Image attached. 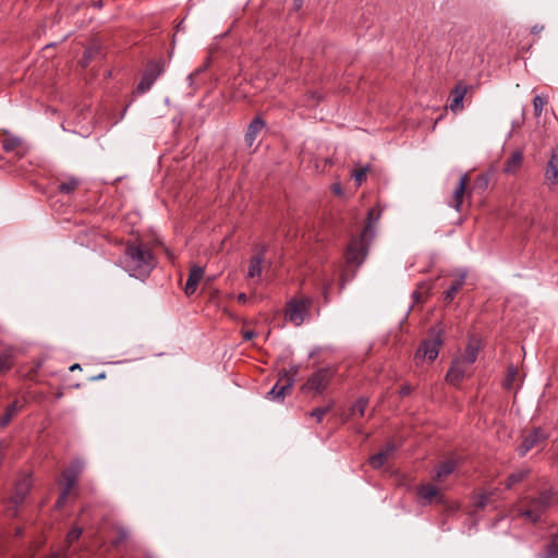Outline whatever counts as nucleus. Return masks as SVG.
<instances>
[{"label":"nucleus","mask_w":558,"mask_h":558,"mask_svg":"<svg viewBox=\"0 0 558 558\" xmlns=\"http://www.w3.org/2000/svg\"><path fill=\"white\" fill-rule=\"evenodd\" d=\"M332 283L330 281H327L323 284L322 288V296L324 299V303L327 304L329 302V291L331 289Z\"/></svg>","instance_id":"nucleus-48"},{"label":"nucleus","mask_w":558,"mask_h":558,"mask_svg":"<svg viewBox=\"0 0 558 558\" xmlns=\"http://www.w3.org/2000/svg\"><path fill=\"white\" fill-rule=\"evenodd\" d=\"M312 305L313 299L310 296L292 298L286 304L284 317L293 325L300 326L303 324L305 315L310 312Z\"/></svg>","instance_id":"nucleus-6"},{"label":"nucleus","mask_w":558,"mask_h":558,"mask_svg":"<svg viewBox=\"0 0 558 558\" xmlns=\"http://www.w3.org/2000/svg\"><path fill=\"white\" fill-rule=\"evenodd\" d=\"M71 372H74V371H77V369H82L81 365L78 363H75L73 365L70 366L69 368Z\"/></svg>","instance_id":"nucleus-54"},{"label":"nucleus","mask_w":558,"mask_h":558,"mask_svg":"<svg viewBox=\"0 0 558 558\" xmlns=\"http://www.w3.org/2000/svg\"><path fill=\"white\" fill-rule=\"evenodd\" d=\"M266 126V121L260 117L256 116L247 125L244 141L245 144L251 147L256 141L260 131Z\"/></svg>","instance_id":"nucleus-14"},{"label":"nucleus","mask_w":558,"mask_h":558,"mask_svg":"<svg viewBox=\"0 0 558 558\" xmlns=\"http://www.w3.org/2000/svg\"><path fill=\"white\" fill-rule=\"evenodd\" d=\"M465 376V371L461 359H453L446 374V381L452 386H459Z\"/></svg>","instance_id":"nucleus-13"},{"label":"nucleus","mask_w":558,"mask_h":558,"mask_svg":"<svg viewBox=\"0 0 558 558\" xmlns=\"http://www.w3.org/2000/svg\"><path fill=\"white\" fill-rule=\"evenodd\" d=\"M547 104V99L543 96H535L533 99L534 114L541 117L544 106Z\"/></svg>","instance_id":"nucleus-41"},{"label":"nucleus","mask_w":558,"mask_h":558,"mask_svg":"<svg viewBox=\"0 0 558 558\" xmlns=\"http://www.w3.org/2000/svg\"><path fill=\"white\" fill-rule=\"evenodd\" d=\"M95 7H97V8H101V7H102V1H101V0H99V1L95 2Z\"/></svg>","instance_id":"nucleus-59"},{"label":"nucleus","mask_w":558,"mask_h":558,"mask_svg":"<svg viewBox=\"0 0 558 558\" xmlns=\"http://www.w3.org/2000/svg\"><path fill=\"white\" fill-rule=\"evenodd\" d=\"M32 488V480L31 476L25 475L17 480L14 486L13 494L11 496V501L15 507L21 506L26 496L29 494Z\"/></svg>","instance_id":"nucleus-11"},{"label":"nucleus","mask_w":558,"mask_h":558,"mask_svg":"<svg viewBox=\"0 0 558 558\" xmlns=\"http://www.w3.org/2000/svg\"><path fill=\"white\" fill-rule=\"evenodd\" d=\"M470 182L469 174L465 173L460 178L458 186L453 191L452 201L450 202V206L453 207L457 211L462 210L463 199L465 194L471 196L472 191H468V185Z\"/></svg>","instance_id":"nucleus-12"},{"label":"nucleus","mask_w":558,"mask_h":558,"mask_svg":"<svg viewBox=\"0 0 558 558\" xmlns=\"http://www.w3.org/2000/svg\"><path fill=\"white\" fill-rule=\"evenodd\" d=\"M444 344V328L440 324L433 326L428 329L427 338L422 340L417 350L414 353V362L420 365L423 361L427 360L429 363L434 362L439 350Z\"/></svg>","instance_id":"nucleus-3"},{"label":"nucleus","mask_w":558,"mask_h":558,"mask_svg":"<svg viewBox=\"0 0 558 558\" xmlns=\"http://www.w3.org/2000/svg\"><path fill=\"white\" fill-rule=\"evenodd\" d=\"M388 459L389 457L383 450H380L379 452L369 457L368 463L374 470H379L388 461Z\"/></svg>","instance_id":"nucleus-35"},{"label":"nucleus","mask_w":558,"mask_h":558,"mask_svg":"<svg viewBox=\"0 0 558 558\" xmlns=\"http://www.w3.org/2000/svg\"><path fill=\"white\" fill-rule=\"evenodd\" d=\"M104 57L102 47L99 44H92L87 48H85L82 59L80 60V64L82 68L86 69L90 62L95 59H100Z\"/></svg>","instance_id":"nucleus-22"},{"label":"nucleus","mask_w":558,"mask_h":558,"mask_svg":"<svg viewBox=\"0 0 558 558\" xmlns=\"http://www.w3.org/2000/svg\"><path fill=\"white\" fill-rule=\"evenodd\" d=\"M84 469L83 462L80 460L71 461L65 469L61 472V482L63 484L61 489L72 493L76 486L80 475Z\"/></svg>","instance_id":"nucleus-9"},{"label":"nucleus","mask_w":558,"mask_h":558,"mask_svg":"<svg viewBox=\"0 0 558 558\" xmlns=\"http://www.w3.org/2000/svg\"><path fill=\"white\" fill-rule=\"evenodd\" d=\"M425 282H421L418 286H417V289L413 291L412 293V299H413V302L414 303H420L422 302V292H421V289L425 288Z\"/></svg>","instance_id":"nucleus-47"},{"label":"nucleus","mask_w":558,"mask_h":558,"mask_svg":"<svg viewBox=\"0 0 558 558\" xmlns=\"http://www.w3.org/2000/svg\"><path fill=\"white\" fill-rule=\"evenodd\" d=\"M80 185V180L75 177H70L66 181L61 182L57 186V191L61 194H71L73 193Z\"/></svg>","instance_id":"nucleus-32"},{"label":"nucleus","mask_w":558,"mask_h":558,"mask_svg":"<svg viewBox=\"0 0 558 558\" xmlns=\"http://www.w3.org/2000/svg\"><path fill=\"white\" fill-rule=\"evenodd\" d=\"M301 366L299 364H291L288 369L282 368L279 371V383L288 381V379H293V384L296 380V376L300 372Z\"/></svg>","instance_id":"nucleus-31"},{"label":"nucleus","mask_w":558,"mask_h":558,"mask_svg":"<svg viewBox=\"0 0 558 558\" xmlns=\"http://www.w3.org/2000/svg\"><path fill=\"white\" fill-rule=\"evenodd\" d=\"M371 170V166L366 165L364 167H361L359 169H354L352 171V177L356 183L357 186H361L362 183L366 180L367 172Z\"/></svg>","instance_id":"nucleus-39"},{"label":"nucleus","mask_w":558,"mask_h":558,"mask_svg":"<svg viewBox=\"0 0 558 558\" xmlns=\"http://www.w3.org/2000/svg\"><path fill=\"white\" fill-rule=\"evenodd\" d=\"M70 495L71 493L66 492V489H61L59 497L56 500L54 508L58 510L62 509L65 506Z\"/></svg>","instance_id":"nucleus-43"},{"label":"nucleus","mask_w":558,"mask_h":558,"mask_svg":"<svg viewBox=\"0 0 558 558\" xmlns=\"http://www.w3.org/2000/svg\"><path fill=\"white\" fill-rule=\"evenodd\" d=\"M82 535V529L81 527H73L66 534V539L69 543H74L77 541Z\"/></svg>","instance_id":"nucleus-45"},{"label":"nucleus","mask_w":558,"mask_h":558,"mask_svg":"<svg viewBox=\"0 0 558 558\" xmlns=\"http://www.w3.org/2000/svg\"><path fill=\"white\" fill-rule=\"evenodd\" d=\"M548 437V433L543 427L534 426L526 435L523 436L522 442L517 449L519 457H525L531 449L545 442Z\"/></svg>","instance_id":"nucleus-8"},{"label":"nucleus","mask_w":558,"mask_h":558,"mask_svg":"<svg viewBox=\"0 0 558 558\" xmlns=\"http://www.w3.org/2000/svg\"><path fill=\"white\" fill-rule=\"evenodd\" d=\"M336 375V369L330 366L319 367L300 387L304 395L312 393L314 397L323 395Z\"/></svg>","instance_id":"nucleus-4"},{"label":"nucleus","mask_w":558,"mask_h":558,"mask_svg":"<svg viewBox=\"0 0 558 558\" xmlns=\"http://www.w3.org/2000/svg\"><path fill=\"white\" fill-rule=\"evenodd\" d=\"M157 260L151 250L148 248L140 239L125 242L123 255L120 259L122 268L131 277L145 280L149 277L156 267Z\"/></svg>","instance_id":"nucleus-1"},{"label":"nucleus","mask_w":558,"mask_h":558,"mask_svg":"<svg viewBox=\"0 0 558 558\" xmlns=\"http://www.w3.org/2000/svg\"><path fill=\"white\" fill-rule=\"evenodd\" d=\"M388 459L389 457L383 450H380L379 452L369 457L368 463L374 470H379L388 461Z\"/></svg>","instance_id":"nucleus-36"},{"label":"nucleus","mask_w":558,"mask_h":558,"mask_svg":"<svg viewBox=\"0 0 558 558\" xmlns=\"http://www.w3.org/2000/svg\"><path fill=\"white\" fill-rule=\"evenodd\" d=\"M335 400H329L326 405L317 407L308 412V416L316 418L317 423H322L324 416L335 408Z\"/></svg>","instance_id":"nucleus-30"},{"label":"nucleus","mask_w":558,"mask_h":558,"mask_svg":"<svg viewBox=\"0 0 558 558\" xmlns=\"http://www.w3.org/2000/svg\"><path fill=\"white\" fill-rule=\"evenodd\" d=\"M492 496H493V493H488V494H475L474 493L471 498L473 500L474 507L477 510H484L487 507V505L489 504Z\"/></svg>","instance_id":"nucleus-33"},{"label":"nucleus","mask_w":558,"mask_h":558,"mask_svg":"<svg viewBox=\"0 0 558 558\" xmlns=\"http://www.w3.org/2000/svg\"><path fill=\"white\" fill-rule=\"evenodd\" d=\"M478 351H480V345H478L477 340L471 339V340H469V342L465 347L464 354L462 356H460L459 359H461L462 363H466V364L471 365L476 361Z\"/></svg>","instance_id":"nucleus-25"},{"label":"nucleus","mask_w":558,"mask_h":558,"mask_svg":"<svg viewBox=\"0 0 558 558\" xmlns=\"http://www.w3.org/2000/svg\"><path fill=\"white\" fill-rule=\"evenodd\" d=\"M45 558H62L61 555L59 553H52L50 554L49 556L45 557Z\"/></svg>","instance_id":"nucleus-56"},{"label":"nucleus","mask_w":558,"mask_h":558,"mask_svg":"<svg viewBox=\"0 0 558 558\" xmlns=\"http://www.w3.org/2000/svg\"><path fill=\"white\" fill-rule=\"evenodd\" d=\"M203 276H204V269L202 267L193 266L191 268L185 287H184V292L187 296L195 293Z\"/></svg>","instance_id":"nucleus-16"},{"label":"nucleus","mask_w":558,"mask_h":558,"mask_svg":"<svg viewBox=\"0 0 558 558\" xmlns=\"http://www.w3.org/2000/svg\"><path fill=\"white\" fill-rule=\"evenodd\" d=\"M333 192H335L336 194H341V193H342V190H341L340 184H336V185L333 186Z\"/></svg>","instance_id":"nucleus-55"},{"label":"nucleus","mask_w":558,"mask_h":558,"mask_svg":"<svg viewBox=\"0 0 558 558\" xmlns=\"http://www.w3.org/2000/svg\"><path fill=\"white\" fill-rule=\"evenodd\" d=\"M246 301H247V295H246L245 293H240V294L238 295V302H239V303L245 304V303H246Z\"/></svg>","instance_id":"nucleus-52"},{"label":"nucleus","mask_w":558,"mask_h":558,"mask_svg":"<svg viewBox=\"0 0 558 558\" xmlns=\"http://www.w3.org/2000/svg\"><path fill=\"white\" fill-rule=\"evenodd\" d=\"M494 174L495 168L492 166L485 172L476 177L471 191H475L478 194H483L488 189V185Z\"/></svg>","instance_id":"nucleus-23"},{"label":"nucleus","mask_w":558,"mask_h":558,"mask_svg":"<svg viewBox=\"0 0 558 558\" xmlns=\"http://www.w3.org/2000/svg\"><path fill=\"white\" fill-rule=\"evenodd\" d=\"M520 515L527 518L533 523H536L541 520L543 514L534 507L527 506L526 509L520 511Z\"/></svg>","instance_id":"nucleus-40"},{"label":"nucleus","mask_w":558,"mask_h":558,"mask_svg":"<svg viewBox=\"0 0 558 558\" xmlns=\"http://www.w3.org/2000/svg\"><path fill=\"white\" fill-rule=\"evenodd\" d=\"M41 365H43L41 361H36L34 363V365L29 368V371L27 373V378L31 379V380L35 379V377H36L38 371L40 369Z\"/></svg>","instance_id":"nucleus-46"},{"label":"nucleus","mask_w":558,"mask_h":558,"mask_svg":"<svg viewBox=\"0 0 558 558\" xmlns=\"http://www.w3.org/2000/svg\"><path fill=\"white\" fill-rule=\"evenodd\" d=\"M303 3H304V0H293V5H292V10L294 12H298L301 10V8L303 7Z\"/></svg>","instance_id":"nucleus-50"},{"label":"nucleus","mask_w":558,"mask_h":558,"mask_svg":"<svg viewBox=\"0 0 558 558\" xmlns=\"http://www.w3.org/2000/svg\"><path fill=\"white\" fill-rule=\"evenodd\" d=\"M381 210L368 209L366 225L359 236L352 235L344 253L345 262L355 267L361 266L367 254L371 241L375 238V225L380 219Z\"/></svg>","instance_id":"nucleus-2"},{"label":"nucleus","mask_w":558,"mask_h":558,"mask_svg":"<svg viewBox=\"0 0 558 558\" xmlns=\"http://www.w3.org/2000/svg\"><path fill=\"white\" fill-rule=\"evenodd\" d=\"M542 29H543V26L538 27L537 25H535V26L532 28V33L537 34V33H539Z\"/></svg>","instance_id":"nucleus-57"},{"label":"nucleus","mask_w":558,"mask_h":558,"mask_svg":"<svg viewBox=\"0 0 558 558\" xmlns=\"http://www.w3.org/2000/svg\"><path fill=\"white\" fill-rule=\"evenodd\" d=\"M558 556V534L555 535L545 546L543 558H556Z\"/></svg>","instance_id":"nucleus-38"},{"label":"nucleus","mask_w":558,"mask_h":558,"mask_svg":"<svg viewBox=\"0 0 558 558\" xmlns=\"http://www.w3.org/2000/svg\"><path fill=\"white\" fill-rule=\"evenodd\" d=\"M24 157L22 141L15 136H7L0 141V168L5 169Z\"/></svg>","instance_id":"nucleus-5"},{"label":"nucleus","mask_w":558,"mask_h":558,"mask_svg":"<svg viewBox=\"0 0 558 558\" xmlns=\"http://www.w3.org/2000/svg\"><path fill=\"white\" fill-rule=\"evenodd\" d=\"M128 536H129V534L124 529H119L117 531L116 537L112 539V545L116 547L120 546L121 544H123L126 541Z\"/></svg>","instance_id":"nucleus-44"},{"label":"nucleus","mask_w":558,"mask_h":558,"mask_svg":"<svg viewBox=\"0 0 558 558\" xmlns=\"http://www.w3.org/2000/svg\"><path fill=\"white\" fill-rule=\"evenodd\" d=\"M255 335H256L255 331L246 330V331L243 332V338L245 340H251V339H253L255 337Z\"/></svg>","instance_id":"nucleus-51"},{"label":"nucleus","mask_w":558,"mask_h":558,"mask_svg":"<svg viewBox=\"0 0 558 558\" xmlns=\"http://www.w3.org/2000/svg\"><path fill=\"white\" fill-rule=\"evenodd\" d=\"M523 153L521 150H514L510 154L504 165V172L507 174H517L523 165Z\"/></svg>","instance_id":"nucleus-19"},{"label":"nucleus","mask_w":558,"mask_h":558,"mask_svg":"<svg viewBox=\"0 0 558 558\" xmlns=\"http://www.w3.org/2000/svg\"><path fill=\"white\" fill-rule=\"evenodd\" d=\"M22 405L17 400L11 402L4 410V413L0 416V428L7 427L12 418L21 411Z\"/></svg>","instance_id":"nucleus-26"},{"label":"nucleus","mask_w":558,"mask_h":558,"mask_svg":"<svg viewBox=\"0 0 558 558\" xmlns=\"http://www.w3.org/2000/svg\"><path fill=\"white\" fill-rule=\"evenodd\" d=\"M530 471L529 470H520L518 472H513L511 473L508 477H507V482H506V487L507 488H511L512 486H514L515 484L518 483H521L524 478H526V476L529 475Z\"/></svg>","instance_id":"nucleus-34"},{"label":"nucleus","mask_w":558,"mask_h":558,"mask_svg":"<svg viewBox=\"0 0 558 558\" xmlns=\"http://www.w3.org/2000/svg\"><path fill=\"white\" fill-rule=\"evenodd\" d=\"M344 284H345V278H344V275L342 274L341 275V286H340V289H343Z\"/></svg>","instance_id":"nucleus-58"},{"label":"nucleus","mask_w":558,"mask_h":558,"mask_svg":"<svg viewBox=\"0 0 558 558\" xmlns=\"http://www.w3.org/2000/svg\"><path fill=\"white\" fill-rule=\"evenodd\" d=\"M553 496L554 495L551 490H543L537 497L531 498L527 501V506L534 507L543 514L546 511V509L550 506Z\"/></svg>","instance_id":"nucleus-21"},{"label":"nucleus","mask_w":558,"mask_h":558,"mask_svg":"<svg viewBox=\"0 0 558 558\" xmlns=\"http://www.w3.org/2000/svg\"><path fill=\"white\" fill-rule=\"evenodd\" d=\"M465 280V275H461L458 279H456L449 289L444 293V301L449 304L453 301L454 296L462 289Z\"/></svg>","instance_id":"nucleus-28"},{"label":"nucleus","mask_w":558,"mask_h":558,"mask_svg":"<svg viewBox=\"0 0 558 558\" xmlns=\"http://www.w3.org/2000/svg\"><path fill=\"white\" fill-rule=\"evenodd\" d=\"M413 387L410 384H403L399 389V396L405 398L411 395Z\"/></svg>","instance_id":"nucleus-49"},{"label":"nucleus","mask_w":558,"mask_h":558,"mask_svg":"<svg viewBox=\"0 0 558 558\" xmlns=\"http://www.w3.org/2000/svg\"><path fill=\"white\" fill-rule=\"evenodd\" d=\"M163 70L165 61L162 59L148 61L143 72V76L135 88V93L144 94L149 90L158 76L162 74Z\"/></svg>","instance_id":"nucleus-7"},{"label":"nucleus","mask_w":558,"mask_h":558,"mask_svg":"<svg viewBox=\"0 0 558 558\" xmlns=\"http://www.w3.org/2000/svg\"><path fill=\"white\" fill-rule=\"evenodd\" d=\"M558 178V147L551 148L550 158L545 169V179L548 184H556Z\"/></svg>","instance_id":"nucleus-18"},{"label":"nucleus","mask_w":558,"mask_h":558,"mask_svg":"<svg viewBox=\"0 0 558 558\" xmlns=\"http://www.w3.org/2000/svg\"><path fill=\"white\" fill-rule=\"evenodd\" d=\"M293 388V379H288V381H282L277 384L267 392V398L271 400L283 401V399L291 395Z\"/></svg>","instance_id":"nucleus-15"},{"label":"nucleus","mask_w":558,"mask_h":558,"mask_svg":"<svg viewBox=\"0 0 558 558\" xmlns=\"http://www.w3.org/2000/svg\"><path fill=\"white\" fill-rule=\"evenodd\" d=\"M73 387H74V388H80V387H81V385H80V384H75V385H73Z\"/></svg>","instance_id":"nucleus-60"},{"label":"nucleus","mask_w":558,"mask_h":558,"mask_svg":"<svg viewBox=\"0 0 558 558\" xmlns=\"http://www.w3.org/2000/svg\"><path fill=\"white\" fill-rule=\"evenodd\" d=\"M266 246H263L260 251L251 257L247 276L250 278L259 277L262 275V264L265 259Z\"/></svg>","instance_id":"nucleus-24"},{"label":"nucleus","mask_w":558,"mask_h":558,"mask_svg":"<svg viewBox=\"0 0 558 558\" xmlns=\"http://www.w3.org/2000/svg\"><path fill=\"white\" fill-rule=\"evenodd\" d=\"M368 405V398L366 397H360L350 408H349V411H348V416L349 417H352L354 416L356 413L360 415V416H364L365 414V410Z\"/></svg>","instance_id":"nucleus-29"},{"label":"nucleus","mask_w":558,"mask_h":558,"mask_svg":"<svg viewBox=\"0 0 558 558\" xmlns=\"http://www.w3.org/2000/svg\"><path fill=\"white\" fill-rule=\"evenodd\" d=\"M458 466V461L454 459H448L438 463L435 469V475L433 476V481L440 482L444 478L448 477Z\"/></svg>","instance_id":"nucleus-20"},{"label":"nucleus","mask_w":558,"mask_h":558,"mask_svg":"<svg viewBox=\"0 0 558 558\" xmlns=\"http://www.w3.org/2000/svg\"><path fill=\"white\" fill-rule=\"evenodd\" d=\"M518 375V368L514 365H509L507 367V374L504 379L502 386L505 389L510 390L512 388L513 381Z\"/></svg>","instance_id":"nucleus-37"},{"label":"nucleus","mask_w":558,"mask_h":558,"mask_svg":"<svg viewBox=\"0 0 558 558\" xmlns=\"http://www.w3.org/2000/svg\"><path fill=\"white\" fill-rule=\"evenodd\" d=\"M417 497L421 500L422 505H432V504H438V505H445L446 498L445 495L440 493V490L432 485V484H421L417 487Z\"/></svg>","instance_id":"nucleus-10"},{"label":"nucleus","mask_w":558,"mask_h":558,"mask_svg":"<svg viewBox=\"0 0 558 558\" xmlns=\"http://www.w3.org/2000/svg\"><path fill=\"white\" fill-rule=\"evenodd\" d=\"M469 86H466L464 83L459 82L456 84L451 92V102H450V109L456 112L459 110H462L463 108V99L465 97V94L468 93Z\"/></svg>","instance_id":"nucleus-17"},{"label":"nucleus","mask_w":558,"mask_h":558,"mask_svg":"<svg viewBox=\"0 0 558 558\" xmlns=\"http://www.w3.org/2000/svg\"><path fill=\"white\" fill-rule=\"evenodd\" d=\"M402 440H400L399 442L390 440L385 445V447L381 450L390 458L395 451L402 447Z\"/></svg>","instance_id":"nucleus-42"},{"label":"nucleus","mask_w":558,"mask_h":558,"mask_svg":"<svg viewBox=\"0 0 558 558\" xmlns=\"http://www.w3.org/2000/svg\"><path fill=\"white\" fill-rule=\"evenodd\" d=\"M106 378V373H100L94 377L90 378V380H100V379H105Z\"/></svg>","instance_id":"nucleus-53"},{"label":"nucleus","mask_w":558,"mask_h":558,"mask_svg":"<svg viewBox=\"0 0 558 558\" xmlns=\"http://www.w3.org/2000/svg\"><path fill=\"white\" fill-rule=\"evenodd\" d=\"M15 362V353L13 349H5L0 353V375L9 372Z\"/></svg>","instance_id":"nucleus-27"}]
</instances>
